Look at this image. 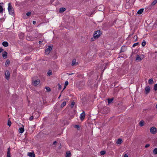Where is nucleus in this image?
Wrapping results in <instances>:
<instances>
[{
	"mask_svg": "<svg viewBox=\"0 0 157 157\" xmlns=\"http://www.w3.org/2000/svg\"><path fill=\"white\" fill-rule=\"evenodd\" d=\"M8 10L10 14L12 15L13 14L14 10L11 5V3L8 4Z\"/></svg>",
	"mask_w": 157,
	"mask_h": 157,
	"instance_id": "1",
	"label": "nucleus"
},
{
	"mask_svg": "<svg viewBox=\"0 0 157 157\" xmlns=\"http://www.w3.org/2000/svg\"><path fill=\"white\" fill-rule=\"evenodd\" d=\"M101 34V32L100 30L95 31L94 34V38H95V39H98Z\"/></svg>",
	"mask_w": 157,
	"mask_h": 157,
	"instance_id": "2",
	"label": "nucleus"
},
{
	"mask_svg": "<svg viewBox=\"0 0 157 157\" xmlns=\"http://www.w3.org/2000/svg\"><path fill=\"white\" fill-rule=\"evenodd\" d=\"M150 132L152 134H155L157 132V129L154 127H152L150 129Z\"/></svg>",
	"mask_w": 157,
	"mask_h": 157,
	"instance_id": "3",
	"label": "nucleus"
},
{
	"mask_svg": "<svg viewBox=\"0 0 157 157\" xmlns=\"http://www.w3.org/2000/svg\"><path fill=\"white\" fill-rule=\"evenodd\" d=\"M102 111L103 113L107 114L109 112V108L106 107H105L102 109Z\"/></svg>",
	"mask_w": 157,
	"mask_h": 157,
	"instance_id": "4",
	"label": "nucleus"
},
{
	"mask_svg": "<svg viewBox=\"0 0 157 157\" xmlns=\"http://www.w3.org/2000/svg\"><path fill=\"white\" fill-rule=\"evenodd\" d=\"M52 46H49L48 48L46 50L45 52L46 54H48L52 50Z\"/></svg>",
	"mask_w": 157,
	"mask_h": 157,
	"instance_id": "5",
	"label": "nucleus"
},
{
	"mask_svg": "<svg viewBox=\"0 0 157 157\" xmlns=\"http://www.w3.org/2000/svg\"><path fill=\"white\" fill-rule=\"evenodd\" d=\"M5 76L6 78L8 80L10 78V73L8 71H6L5 72Z\"/></svg>",
	"mask_w": 157,
	"mask_h": 157,
	"instance_id": "6",
	"label": "nucleus"
},
{
	"mask_svg": "<svg viewBox=\"0 0 157 157\" xmlns=\"http://www.w3.org/2000/svg\"><path fill=\"white\" fill-rule=\"evenodd\" d=\"M40 82L39 79H37L34 80L33 82V83L34 86H36L39 84Z\"/></svg>",
	"mask_w": 157,
	"mask_h": 157,
	"instance_id": "7",
	"label": "nucleus"
},
{
	"mask_svg": "<svg viewBox=\"0 0 157 157\" xmlns=\"http://www.w3.org/2000/svg\"><path fill=\"white\" fill-rule=\"evenodd\" d=\"M143 57L141 58V57H140L139 55H137L136 60L138 62L140 61L143 59Z\"/></svg>",
	"mask_w": 157,
	"mask_h": 157,
	"instance_id": "8",
	"label": "nucleus"
},
{
	"mask_svg": "<svg viewBox=\"0 0 157 157\" xmlns=\"http://www.w3.org/2000/svg\"><path fill=\"white\" fill-rule=\"evenodd\" d=\"M85 114L84 112L82 113L81 114L80 116V119L82 121L84 118L85 117Z\"/></svg>",
	"mask_w": 157,
	"mask_h": 157,
	"instance_id": "9",
	"label": "nucleus"
},
{
	"mask_svg": "<svg viewBox=\"0 0 157 157\" xmlns=\"http://www.w3.org/2000/svg\"><path fill=\"white\" fill-rule=\"evenodd\" d=\"M150 90V87L149 86H146L145 89V94H148Z\"/></svg>",
	"mask_w": 157,
	"mask_h": 157,
	"instance_id": "10",
	"label": "nucleus"
},
{
	"mask_svg": "<svg viewBox=\"0 0 157 157\" xmlns=\"http://www.w3.org/2000/svg\"><path fill=\"white\" fill-rule=\"evenodd\" d=\"M131 7V4L129 2H126L125 5V7L126 9H129Z\"/></svg>",
	"mask_w": 157,
	"mask_h": 157,
	"instance_id": "11",
	"label": "nucleus"
},
{
	"mask_svg": "<svg viewBox=\"0 0 157 157\" xmlns=\"http://www.w3.org/2000/svg\"><path fill=\"white\" fill-rule=\"evenodd\" d=\"M127 48V47L125 46H122L121 50V52H124L126 50Z\"/></svg>",
	"mask_w": 157,
	"mask_h": 157,
	"instance_id": "12",
	"label": "nucleus"
},
{
	"mask_svg": "<svg viewBox=\"0 0 157 157\" xmlns=\"http://www.w3.org/2000/svg\"><path fill=\"white\" fill-rule=\"evenodd\" d=\"M78 62H76V59H73L72 61V63L71 64V65L72 66H74L75 65H78Z\"/></svg>",
	"mask_w": 157,
	"mask_h": 157,
	"instance_id": "13",
	"label": "nucleus"
},
{
	"mask_svg": "<svg viewBox=\"0 0 157 157\" xmlns=\"http://www.w3.org/2000/svg\"><path fill=\"white\" fill-rule=\"evenodd\" d=\"M27 155L31 157H35V156L34 152H28Z\"/></svg>",
	"mask_w": 157,
	"mask_h": 157,
	"instance_id": "14",
	"label": "nucleus"
},
{
	"mask_svg": "<svg viewBox=\"0 0 157 157\" xmlns=\"http://www.w3.org/2000/svg\"><path fill=\"white\" fill-rule=\"evenodd\" d=\"M7 52L6 51H4V52H3L2 53V56L3 58H6L7 57Z\"/></svg>",
	"mask_w": 157,
	"mask_h": 157,
	"instance_id": "15",
	"label": "nucleus"
},
{
	"mask_svg": "<svg viewBox=\"0 0 157 157\" xmlns=\"http://www.w3.org/2000/svg\"><path fill=\"white\" fill-rule=\"evenodd\" d=\"M2 44L4 46L6 47L8 46L9 44L6 41H4L2 42Z\"/></svg>",
	"mask_w": 157,
	"mask_h": 157,
	"instance_id": "16",
	"label": "nucleus"
},
{
	"mask_svg": "<svg viewBox=\"0 0 157 157\" xmlns=\"http://www.w3.org/2000/svg\"><path fill=\"white\" fill-rule=\"evenodd\" d=\"M24 130V128L20 127L19 128V132L20 133H23Z\"/></svg>",
	"mask_w": 157,
	"mask_h": 157,
	"instance_id": "17",
	"label": "nucleus"
},
{
	"mask_svg": "<svg viewBox=\"0 0 157 157\" xmlns=\"http://www.w3.org/2000/svg\"><path fill=\"white\" fill-rule=\"evenodd\" d=\"M66 10V9L65 8H61L59 9V12L60 13H62Z\"/></svg>",
	"mask_w": 157,
	"mask_h": 157,
	"instance_id": "18",
	"label": "nucleus"
},
{
	"mask_svg": "<svg viewBox=\"0 0 157 157\" xmlns=\"http://www.w3.org/2000/svg\"><path fill=\"white\" fill-rule=\"evenodd\" d=\"M144 9H141L139 10L137 12V13L139 14H141L143 12Z\"/></svg>",
	"mask_w": 157,
	"mask_h": 157,
	"instance_id": "19",
	"label": "nucleus"
},
{
	"mask_svg": "<svg viewBox=\"0 0 157 157\" xmlns=\"http://www.w3.org/2000/svg\"><path fill=\"white\" fill-rule=\"evenodd\" d=\"M71 156V153L69 151H68L66 152V157H70Z\"/></svg>",
	"mask_w": 157,
	"mask_h": 157,
	"instance_id": "20",
	"label": "nucleus"
},
{
	"mask_svg": "<svg viewBox=\"0 0 157 157\" xmlns=\"http://www.w3.org/2000/svg\"><path fill=\"white\" fill-rule=\"evenodd\" d=\"M122 142V140L121 139H118L117 141L116 142V143L117 144H120Z\"/></svg>",
	"mask_w": 157,
	"mask_h": 157,
	"instance_id": "21",
	"label": "nucleus"
},
{
	"mask_svg": "<svg viewBox=\"0 0 157 157\" xmlns=\"http://www.w3.org/2000/svg\"><path fill=\"white\" fill-rule=\"evenodd\" d=\"M6 157H11L10 154V150L9 148H8V150Z\"/></svg>",
	"mask_w": 157,
	"mask_h": 157,
	"instance_id": "22",
	"label": "nucleus"
},
{
	"mask_svg": "<svg viewBox=\"0 0 157 157\" xmlns=\"http://www.w3.org/2000/svg\"><path fill=\"white\" fill-rule=\"evenodd\" d=\"M66 105V102L64 101H63L61 104L60 106V107L61 108H63L64 106Z\"/></svg>",
	"mask_w": 157,
	"mask_h": 157,
	"instance_id": "23",
	"label": "nucleus"
},
{
	"mask_svg": "<svg viewBox=\"0 0 157 157\" xmlns=\"http://www.w3.org/2000/svg\"><path fill=\"white\" fill-rule=\"evenodd\" d=\"M148 83L150 84H152L153 83L154 81L151 78L149 79L148 81Z\"/></svg>",
	"mask_w": 157,
	"mask_h": 157,
	"instance_id": "24",
	"label": "nucleus"
},
{
	"mask_svg": "<svg viewBox=\"0 0 157 157\" xmlns=\"http://www.w3.org/2000/svg\"><path fill=\"white\" fill-rule=\"evenodd\" d=\"M157 3V0H154L151 3L152 6H154Z\"/></svg>",
	"mask_w": 157,
	"mask_h": 157,
	"instance_id": "25",
	"label": "nucleus"
},
{
	"mask_svg": "<svg viewBox=\"0 0 157 157\" xmlns=\"http://www.w3.org/2000/svg\"><path fill=\"white\" fill-rule=\"evenodd\" d=\"M144 121H141L140 122V123H139L141 127L143 126L144 125Z\"/></svg>",
	"mask_w": 157,
	"mask_h": 157,
	"instance_id": "26",
	"label": "nucleus"
},
{
	"mask_svg": "<svg viewBox=\"0 0 157 157\" xmlns=\"http://www.w3.org/2000/svg\"><path fill=\"white\" fill-rule=\"evenodd\" d=\"M108 103L109 104L111 103L112 102V101H113V98H112L111 99H108Z\"/></svg>",
	"mask_w": 157,
	"mask_h": 157,
	"instance_id": "27",
	"label": "nucleus"
},
{
	"mask_svg": "<svg viewBox=\"0 0 157 157\" xmlns=\"http://www.w3.org/2000/svg\"><path fill=\"white\" fill-rule=\"evenodd\" d=\"M153 153L155 155L157 154V148H155L154 149Z\"/></svg>",
	"mask_w": 157,
	"mask_h": 157,
	"instance_id": "28",
	"label": "nucleus"
},
{
	"mask_svg": "<svg viewBox=\"0 0 157 157\" xmlns=\"http://www.w3.org/2000/svg\"><path fill=\"white\" fill-rule=\"evenodd\" d=\"M100 153L101 155H103L105 154L106 152L104 151H100Z\"/></svg>",
	"mask_w": 157,
	"mask_h": 157,
	"instance_id": "29",
	"label": "nucleus"
},
{
	"mask_svg": "<svg viewBox=\"0 0 157 157\" xmlns=\"http://www.w3.org/2000/svg\"><path fill=\"white\" fill-rule=\"evenodd\" d=\"M10 64V61L9 59H7L5 65H6L7 64L8 65H9Z\"/></svg>",
	"mask_w": 157,
	"mask_h": 157,
	"instance_id": "30",
	"label": "nucleus"
},
{
	"mask_svg": "<svg viewBox=\"0 0 157 157\" xmlns=\"http://www.w3.org/2000/svg\"><path fill=\"white\" fill-rule=\"evenodd\" d=\"M3 10L2 7L0 5V13H2L3 12Z\"/></svg>",
	"mask_w": 157,
	"mask_h": 157,
	"instance_id": "31",
	"label": "nucleus"
},
{
	"mask_svg": "<svg viewBox=\"0 0 157 157\" xmlns=\"http://www.w3.org/2000/svg\"><path fill=\"white\" fill-rule=\"evenodd\" d=\"M48 74L49 76H50L52 75V71L51 70H49L48 72Z\"/></svg>",
	"mask_w": 157,
	"mask_h": 157,
	"instance_id": "32",
	"label": "nucleus"
},
{
	"mask_svg": "<svg viewBox=\"0 0 157 157\" xmlns=\"http://www.w3.org/2000/svg\"><path fill=\"white\" fill-rule=\"evenodd\" d=\"M75 105V102L74 101H73L71 102V108H73L74 106Z\"/></svg>",
	"mask_w": 157,
	"mask_h": 157,
	"instance_id": "33",
	"label": "nucleus"
},
{
	"mask_svg": "<svg viewBox=\"0 0 157 157\" xmlns=\"http://www.w3.org/2000/svg\"><path fill=\"white\" fill-rule=\"evenodd\" d=\"M11 124V122L10 120H8V125L9 126H10Z\"/></svg>",
	"mask_w": 157,
	"mask_h": 157,
	"instance_id": "34",
	"label": "nucleus"
},
{
	"mask_svg": "<svg viewBox=\"0 0 157 157\" xmlns=\"http://www.w3.org/2000/svg\"><path fill=\"white\" fill-rule=\"evenodd\" d=\"M154 89L155 91L157 90V83L154 86Z\"/></svg>",
	"mask_w": 157,
	"mask_h": 157,
	"instance_id": "35",
	"label": "nucleus"
},
{
	"mask_svg": "<svg viewBox=\"0 0 157 157\" xmlns=\"http://www.w3.org/2000/svg\"><path fill=\"white\" fill-rule=\"evenodd\" d=\"M146 44V42L145 41H143L142 43V45L144 47V46Z\"/></svg>",
	"mask_w": 157,
	"mask_h": 157,
	"instance_id": "36",
	"label": "nucleus"
},
{
	"mask_svg": "<svg viewBox=\"0 0 157 157\" xmlns=\"http://www.w3.org/2000/svg\"><path fill=\"white\" fill-rule=\"evenodd\" d=\"M24 36L23 34L21 33V35H19V37L20 38H22Z\"/></svg>",
	"mask_w": 157,
	"mask_h": 157,
	"instance_id": "37",
	"label": "nucleus"
},
{
	"mask_svg": "<svg viewBox=\"0 0 157 157\" xmlns=\"http://www.w3.org/2000/svg\"><path fill=\"white\" fill-rule=\"evenodd\" d=\"M33 116H32L29 117V120L30 121H32L33 120Z\"/></svg>",
	"mask_w": 157,
	"mask_h": 157,
	"instance_id": "38",
	"label": "nucleus"
},
{
	"mask_svg": "<svg viewBox=\"0 0 157 157\" xmlns=\"http://www.w3.org/2000/svg\"><path fill=\"white\" fill-rule=\"evenodd\" d=\"M138 44H139V43L138 42L134 43L132 45V47H134L136 46H137L138 45Z\"/></svg>",
	"mask_w": 157,
	"mask_h": 157,
	"instance_id": "39",
	"label": "nucleus"
},
{
	"mask_svg": "<svg viewBox=\"0 0 157 157\" xmlns=\"http://www.w3.org/2000/svg\"><path fill=\"white\" fill-rule=\"evenodd\" d=\"M95 10L94 9L91 12V13L90 14V16H91V15L92 14H94L95 13Z\"/></svg>",
	"mask_w": 157,
	"mask_h": 157,
	"instance_id": "40",
	"label": "nucleus"
},
{
	"mask_svg": "<svg viewBox=\"0 0 157 157\" xmlns=\"http://www.w3.org/2000/svg\"><path fill=\"white\" fill-rule=\"evenodd\" d=\"M97 39H95L94 37V36L93 37L91 38L90 41H94V40H96Z\"/></svg>",
	"mask_w": 157,
	"mask_h": 157,
	"instance_id": "41",
	"label": "nucleus"
},
{
	"mask_svg": "<svg viewBox=\"0 0 157 157\" xmlns=\"http://www.w3.org/2000/svg\"><path fill=\"white\" fill-rule=\"evenodd\" d=\"M45 88H46V90L47 91H49L51 90L50 88L49 87H46Z\"/></svg>",
	"mask_w": 157,
	"mask_h": 157,
	"instance_id": "42",
	"label": "nucleus"
},
{
	"mask_svg": "<svg viewBox=\"0 0 157 157\" xmlns=\"http://www.w3.org/2000/svg\"><path fill=\"white\" fill-rule=\"evenodd\" d=\"M74 127L75 128H79V126L78 125H75V126H74Z\"/></svg>",
	"mask_w": 157,
	"mask_h": 157,
	"instance_id": "43",
	"label": "nucleus"
},
{
	"mask_svg": "<svg viewBox=\"0 0 157 157\" xmlns=\"http://www.w3.org/2000/svg\"><path fill=\"white\" fill-rule=\"evenodd\" d=\"M65 85L66 86L68 84V82L67 81H66L65 82Z\"/></svg>",
	"mask_w": 157,
	"mask_h": 157,
	"instance_id": "44",
	"label": "nucleus"
},
{
	"mask_svg": "<svg viewBox=\"0 0 157 157\" xmlns=\"http://www.w3.org/2000/svg\"><path fill=\"white\" fill-rule=\"evenodd\" d=\"M31 14V12H29L26 13V15L27 16H29Z\"/></svg>",
	"mask_w": 157,
	"mask_h": 157,
	"instance_id": "45",
	"label": "nucleus"
},
{
	"mask_svg": "<svg viewBox=\"0 0 157 157\" xmlns=\"http://www.w3.org/2000/svg\"><path fill=\"white\" fill-rule=\"evenodd\" d=\"M58 85L59 86V90H61V89L62 86L59 84H58Z\"/></svg>",
	"mask_w": 157,
	"mask_h": 157,
	"instance_id": "46",
	"label": "nucleus"
},
{
	"mask_svg": "<svg viewBox=\"0 0 157 157\" xmlns=\"http://www.w3.org/2000/svg\"><path fill=\"white\" fill-rule=\"evenodd\" d=\"M149 146H150V145L149 144H147L145 146V147L146 148H147V147H148Z\"/></svg>",
	"mask_w": 157,
	"mask_h": 157,
	"instance_id": "47",
	"label": "nucleus"
},
{
	"mask_svg": "<svg viewBox=\"0 0 157 157\" xmlns=\"http://www.w3.org/2000/svg\"><path fill=\"white\" fill-rule=\"evenodd\" d=\"M134 38H136V41L137 40V36H134Z\"/></svg>",
	"mask_w": 157,
	"mask_h": 157,
	"instance_id": "48",
	"label": "nucleus"
},
{
	"mask_svg": "<svg viewBox=\"0 0 157 157\" xmlns=\"http://www.w3.org/2000/svg\"><path fill=\"white\" fill-rule=\"evenodd\" d=\"M3 51V49L2 48H0V53H1Z\"/></svg>",
	"mask_w": 157,
	"mask_h": 157,
	"instance_id": "49",
	"label": "nucleus"
},
{
	"mask_svg": "<svg viewBox=\"0 0 157 157\" xmlns=\"http://www.w3.org/2000/svg\"><path fill=\"white\" fill-rule=\"evenodd\" d=\"M124 157H128V156L127 154H124Z\"/></svg>",
	"mask_w": 157,
	"mask_h": 157,
	"instance_id": "50",
	"label": "nucleus"
},
{
	"mask_svg": "<svg viewBox=\"0 0 157 157\" xmlns=\"http://www.w3.org/2000/svg\"><path fill=\"white\" fill-rule=\"evenodd\" d=\"M36 23V21H33V24L34 25Z\"/></svg>",
	"mask_w": 157,
	"mask_h": 157,
	"instance_id": "51",
	"label": "nucleus"
},
{
	"mask_svg": "<svg viewBox=\"0 0 157 157\" xmlns=\"http://www.w3.org/2000/svg\"><path fill=\"white\" fill-rule=\"evenodd\" d=\"M56 143H57V142L56 141H55L53 143V144H55Z\"/></svg>",
	"mask_w": 157,
	"mask_h": 157,
	"instance_id": "52",
	"label": "nucleus"
},
{
	"mask_svg": "<svg viewBox=\"0 0 157 157\" xmlns=\"http://www.w3.org/2000/svg\"><path fill=\"white\" fill-rule=\"evenodd\" d=\"M42 42L41 41H39V44H41Z\"/></svg>",
	"mask_w": 157,
	"mask_h": 157,
	"instance_id": "53",
	"label": "nucleus"
},
{
	"mask_svg": "<svg viewBox=\"0 0 157 157\" xmlns=\"http://www.w3.org/2000/svg\"><path fill=\"white\" fill-rule=\"evenodd\" d=\"M66 86H65H65H64V88H63V90H64V89L66 88Z\"/></svg>",
	"mask_w": 157,
	"mask_h": 157,
	"instance_id": "54",
	"label": "nucleus"
},
{
	"mask_svg": "<svg viewBox=\"0 0 157 157\" xmlns=\"http://www.w3.org/2000/svg\"><path fill=\"white\" fill-rule=\"evenodd\" d=\"M61 96V95H59V98H60V97Z\"/></svg>",
	"mask_w": 157,
	"mask_h": 157,
	"instance_id": "55",
	"label": "nucleus"
},
{
	"mask_svg": "<svg viewBox=\"0 0 157 157\" xmlns=\"http://www.w3.org/2000/svg\"><path fill=\"white\" fill-rule=\"evenodd\" d=\"M3 4V3H0V4Z\"/></svg>",
	"mask_w": 157,
	"mask_h": 157,
	"instance_id": "56",
	"label": "nucleus"
}]
</instances>
